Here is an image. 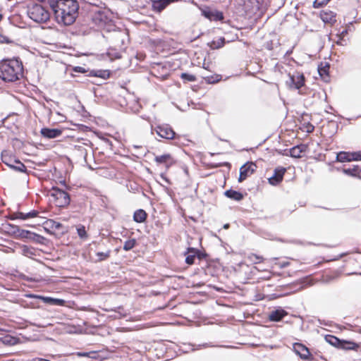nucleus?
Returning <instances> with one entry per match:
<instances>
[{"instance_id": "1", "label": "nucleus", "mask_w": 361, "mask_h": 361, "mask_svg": "<svg viewBox=\"0 0 361 361\" xmlns=\"http://www.w3.org/2000/svg\"><path fill=\"white\" fill-rule=\"evenodd\" d=\"M50 6L59 24L71 25L78 16L79 6L75 0H57L51 3Z\"/></svg>"}, {"instance_id": "2", "label": "nucleus", "mask_w": 361, "mask_h": 361, "mask_svg": "<svg viewBox=\"0 0 361 361\" xmlns=\"http://www.w3.org/2000/svg\"><path fill=\"white\" fill-rule=\"evenodd\" d=\"M22 72V63L16 59L6 60L0 63V78L6 82L18 80Z\"/></svg>"}, {"instance_id": "3", "label": "nucleus", "mask_w": 361, "mask_h": 361, "mask_svg": "<svg viewBox=\"0 0 361 361\" xmlns=\"http://www.w3.org/2000/svg\"><path fill=\"white\" fill-rule=\"evenodd\" d=\"M29 17L37 23H44L49 19V11L39 4H33L28 6Z\"/></svg>"}, {"instance_id": "4", "label": "nucleus", "mask_w": 361, "mask_h": 361, "mask_svg": "<svg viewBox=\"0 0 361 361\" xmlns=\"http://www.w3.org/2000/svg\"><path fill=\"white\" fill-rule=\"evenodd\" d=\"M49 195L54 199V202L59 207H67L71 202L68 193L56 187H53L49 192Z\"/></svg>"}, {"instance_id": "5", "label": "nucleus", "mask_w": 361, "mask_h": 361, "mask_svg": "<svg viewBox=\"0 0 361 361\" xmlns=\"http://www.w3.org/2000/svg\"><path fill=\"white\" fill-rule=\"evenodd\" d=\"M326 341L334 346L341 347L343 349H355L357 345L355 343L341 341L332 335H328L325 338Z\"/></svg>"}, {"instance_id": "6", "label": "nucleus", "mask_w": 361, "mask_h": 361, "mask_svg": "<svg viewBox=\"0 0 361 361\" xmlns=\"http://www.w3.org/2000/svg\"><path fill=\"white\" fill-rule=\"evenodd\" d=\"M290 88L299 90L305 85V77L302 73H295L293 75L289 74V80L286 81Z\"/></svg>"}, {"instance_id": "7", "label": "nucleus", "mask_w": 361, "mask_h": 361, "mask_svg": "<svg viewBox=\"0 0 361 361\" xmlns=\"http://www.w3.org/2000/svg\"><path fill=\"white\" fill-rule=\"evenodd\" d=\"M154 130L161 137L168 140L173 139L176 134L171 127L167 124L157 126Z\"/></svg>"}, {"instance_id": "8", "label": "nucleus", "mask_w": 361, "mask_h": 361, "mask_svg": "<svg viewBox=\"0 0 361 361\" xmlns=\"http://www.w3.org/2000/svg\"><path fill=\"white\" fill-rule=\"evenodd\" d=\"M257 166L252 162H247L240 169L239 182H243L251 176L255 171Z\"/></svg>"}, {"instance_id": "9", "label": "nucleus", "mask_w": 361, "mask_h": 361, "mask_svg": "<svg viewBox=\"0 0 361 361\" xmlns=\"http://www.w3.org/2000/svg\"><path fill=\"white\" fill-rule=\"evenodd\" d=\"M283 167H278L274 170V175L269 178V183L271 185H276L282 181L283 175L286 172Z\"/></svg>"}, {"instance_id": "10", "label": "nucleus", "mask_w": 361, "mask_h": 361, "mask_svg": "<svg viewBox=\"0 0 361 361\" xmlns=\"http://www.w3.org/2000/svg\"><path fill=\"white\" fill-rule=\"evenodd\" d=\"M295 352L300 355L302 359H309L311 354L309 349L302 343H296L293 345Z\"/></svg>"}, {"instance_id": "11", "label": "nucleus", "mask_w": 361, "mask_h": 361, "mask_svg": "<svg viewBox=\"0 0 361 361\" xmlns=\"http://www.w3.org/2000/svg\"><path fill=\"white\" fill-rule=\"evenodd\" d=\"M154 161L157 164H164L166 168L170 167L174 163V160L170 154L157 156Z\"/></svg>"}, {"instance_id": "12", "label": "nucleus", "mask_w": 361, "mask_h": 361, "mask_svg": "<svg viewBox=\"0 0 361 361\" xmlns=\"http://www.w3.org/2000/svg\"><path fill=\"white\" fill-rule=\"evenodd\" d=\"M320 18L324 23L330 25H333L336 22V14L331 11H321Z\"/></svg>"}, {"instance_id": "13", "label": "nucleus", "mask_w": 361, "mask_h": 361, "mask_svg": "<svg viewBox=\"0 0 361 361\" xmlns=\"http://www.w3.org/2000/svg\"><path fill=\"white\" fill-rule=\"evenodd\" d=\"M288 315V312L283 309L279 308L271 311L269 314V319L271 322H279Z\"/></svg>"}, {"instance_id": "14", "label": "nucleus", "mask_w": 361, "mask_h": 361, "mask_svg": "<svg viewBox=\"0 0 361 361\" xmlns=\"http://www.w3.org/2000/svg\"><path fill=\"white\" fill-rule=\"evenodd\" d=\"M62 130L56 128H44L41 130L42 135L47 138H55L60 136Z\"/></svg>"}, {"instance_id": "15", "label": "nucleus", "mask_w": 361, "mask_h": 361, "mask_svg": "<svg viewBox=\"0 0 361 361\" xmlns=\"http://www.w3.org/2000/svg\"><path fill=\"white\" fill-rule=\"evenodd\" d=\"M307 149V146L306 145H300L295 146L290 149V155L294 158H300L302 157V153L306 152Z\"/></svg>"}, {"instance_id": "16", "label": "nucleus", "mask_w": 361, "mask_h": 361, "mask_svg": "<svg viewBox=\"0 0 361 361\" xmlns=\"http://www.w3.org/2000/svg\"><path fill=\"white\" fill-rule=\"evenodd\" d=\"M199 251L194 248H188V251L185 253V262L191 265L194 264L195 259L196 255H198V257L200 258V255L198 254Z\"/></svg>"}, {"instance_id": "17", "label": "nucleus", "mask_w": 361, "mask_h": 361, "mask_svg": "<svg viewBox=\"0 0 361 361\" xmlns=\"http://www.w3.org/2000/svg\"><path fill=\"white\" fill-rule=\"evenodd\" d=\"M329 65L328 63H321L318 67V72L322 78L325 81H329Z\"/></svg>"}, {"instance_id": "18", "label": "nucleus", "mask_w": 361, "mask_h": 361, "mask_svg": "<svg viewBox=\"0 0 361 361\" xmlns=\"http://www.w3.org/2000/svg\"><path fill=\"white\" fill-rule=\"evenodd\" d=\"M204 16L213 20H222L224 19L223 13L219 11L205 12Z\"/></svg>"}, {"instance_id": "19", "label": "nucleus", "mask_w": 361, "mask_h": 361, "mask_svg": "<svg viewBox=\"0 0 361 361\" xmlns=\"http://www.w3.org/2000/svg\"><path fill=\"white\" fill-rule=\"evenodd\" d=\"M147 213L143 209H137L133 215V219L137 223H142L147 219Z\"/></svg>"}, {"instance_id": "20", "label": "nucleus", "mask_w": 361, "mask_h": 361, "mask_svg": "<svg viewBox=\"0 0 361 361\" xmlns=\"http://www.w3.org/2000/svg\"><path fill=\"white\" fill-rule=\"evenodd\" d=\"M224 194L227 197L236 201H240L243 198L242 193L233 190H228L224 192Z\"/></svg>"}, {"instance_id": "21", "label": "nucleus", "mask_w": 361, "mask_h": 361, "mask_svg": "<svg viewBox=\"0 0 361 361\" xmlns=\"http://www.w3.org/2000/svg\"><path fill=\"white\" fill-rule=\"evenodd\" d=\"M114 314L111 315L114 319H121L126 317L128 315V312L123 309V307H118L116 310H113Z\"/></svg>"}, {"instance_id": "22", "label": "nucleus", "mask_w": 361, "mask_h": 361, "mask_svg": "<svg viewBox=\"0 0 361 361\" xmlns=\"http://www.w3.org/2000/svg\"><path fill=\"white\" fill-rule=\"evenodd\" d=\"M352 153L341 152L337 154V160L340 162L353 161Z\"/></svg>"}, {"instance_id": "23", "label": "nucleus", "mask_w": 361, "mask_h": 361, "mask_svg": "<svg viewBox=\"0 0 361 361\" xmlns=\"http://www.w3.org/2000/svg\"><path fill=\"white\" fill-rule=\"evenodd\" d=\"M42 299L44 302L54 305H63L65 303V301L61 299L53 298L50 297H44Z\"/></svg>"}, {"instance_id": "24", "label": "nucleus", "mask_w": 361, "mask_h": 361, "mask_svg": "<svg viewBox=\"0 0 361 361\" xmlns=\"http://www.w3.org/2000/svg\"><path fill=\"white\" fill-rule=\"evenodd\" d=\"M360 171V168L357 166H355L353 168L343 169L344 173H345L347 175H350V176H356L359 175Z\"/></svg>"}, {"instance_id": "25", "label": "nucleus", "mask_w": 361, "mask_h": 361, "mask_svg": "<svg viewBox=\"0 0 361 361\" xmlns=\"http://www.w3.org/2000/svg\"><path fill=\"white\" fill-rule=\"evenodd\" d=\"M13 166L11 169L20 172H26V166L19 160H13Z\"/></svg>"}, {"instance_id": "26", "label": "nucleus", "mask_w": 361, "mask_h": 361, "mask_svg": "<svg viewBox=\"0 0 361 361\" xmlns=\"http://www.w3.org/2000/svg\"><path fill=\"white\" fill-rule=\"evenodd\" d=\"M3 162L8 166L10 168L13 166V160H16L15 159H13L10 155L7 154H2L1 156Z\"/></svg>"}, {"instance_id": "27", "label": "nucleus", "mask_w": 361, "mask_h": 361, "mask_svg": "<svg viewBox=\"0 0 361 361\" xmlns=\"http://www.w3.org/2000/svg\"><path fill=\"white\" fill-rule=\"evenodd\" d=\"M105 19L106 16L102 12H98L93 18L94 21L99 25H102V24L105 22Z\"/></svg>"}, {"instance_id": "28", "label": "nucleus", "mask_w": 361, "mask_h": 361, "mask_svg": "<svg viewBox=\"0 0 361 361\" xmlns=\"http://www.w3.org/2000/svg\"><path fill=\"white\" fill-rule=\"evenodd\" d=\"M247 259L250 262H252L255 264H257V263H259V262L264 261L263 257L259 256V255H257L256 254H254V253H251V254L248 255Z\"/></svg>"}, {"instance_id": "29", "label": "nucleus", "mask_w": 361, "mask_h": 361, "mask_svg": "<svg viewBox=\"0 0 361 361\" xmlns=\"http://www.w3.org/2000/svg\"><path fill=\"white\" fill-rule=\"evenodd\" d=\"M225 39L223 37L219 38L216 41H212L211 43V47L212 49H219L224 45Z\"/></svg>"}, {"instance_id": "30", "label": "nucleus", "mask_w": 361, "mask_h": 361, "mask_svg": "<svg viewBox=\"0 0 361 361\" xmlns=\"http://www.w3.org/2000/svg\"><path fill=\"white\" fill-rule=\"evenodd\" d=\"M136 240L135 239H130L125 242L123 249L126 251L130 250L135 245Z\"/></svg>"}, {"instance_id": "31", "label": "nucleus", "mask_w": 361, "mask_h": 361, "mask_svg": "<svg viewBox=\"0 0 361 361\" xmlns=\"http://www.w3.org/2000/svg\"><path fill=\"white\" fill-rule=\"evenodd\" d=\"M180 78L185 81L194 82L196 80L195 75L186 73H181Z\"/></svg>"}, {"instance_id": "32", "label": "nucleus", "mask_w": 361, "mask_h": 361, "mask_svg": "<svg viewBox=\"0 0 361 361\" xmlns=\"http://www.w3.org/2000/svg\"><path fill=\"white\" fill-rule=\"evenodd\" d=\"M97 256L99 257L97 261L98 262H102L103 260H105L106 259H108L110 256V251H107L106 252H97Z\"/></svg>"}, {"instance_id": "33", "label": "nucleus", "mask_w": 361, "mask_h": 361, "mask_svg": "<svg viewBox=\"0 0 361 361\" xmlns=\"http://www.w3.org/2000/svg\"><path fill=\"white\" fill-rule=\"evenodd\" d=\"M329 1V0H315L313 3V6L314 8H319L326 5Z\"/></svg>"}, {"instance_id": "34", "label": "nucleus", "mask_w": 361, "mask_h": 361, "mask_svg": "<svg viewBox=\"0 0 361 361\" xmlns=\"http://www.w3.org/2000/svg\"><path fill=\"white\" fill-rule=\"evenodd\" d=\"M3 342L6 344L14 345L16 343V338L11 336H6L4 338Z\"/></svg>"}, {"instance_id": "35", "label": "nucleus", "mask_w": 361, "mask_h": 361, "mask_svg": "<svg viewBox=\"0 0 361 361\" xmlns=\"http://www.w3.org/2000/svg\"><path fill=\"white\" fill-rule=\"evenodd\" d=\"M108 55L111 59H116L121 58V54L114 50H111V51L108 52Z\"/></svg>"}, {"instance_id": "36", "label": "nucleus", "mask_w": 361, "mask_h": 361, "mask_svg": "<svg viewBox=\"0 0 361 361\" xmlns=\"http://www.w3.org/2000/svg\"><path fill=\"white\" fill-rule=\"evenodd\" d=\"M37 215H38V212H37L35 210H32L30 212L25 213V219H27L35 218Z\"/></svg>"}, {"instance_id": "37", "label": "nucleus", "mask_w": 361, "mask_h": 361, "mask_svg": "<svg viewBox=\"0 0 361 361\" xmlns=\"http://www.w3.org/2000/svg\"><path fill=\"white\" fill-rule=\"evenodd\" d=\"M77 231H78V235H79L80 238H82L86 237V235H87V233H86V231H85V227H84V226H82V227H81V228H78L77 229Z\"/></svg>"}, {"instance_id": "38", "label": "nucleus", "mask_w": 361, "mask_h": 361, "mask_svg": "<svg viewBox=\"0 0 361 361\" xmlns=\"http://www.w3.org/2000/svg\"><path fill=\"white\" fill-rule=\"evenodd\" d=\"M352 158L353 159V160H361V152H357V153H352Z\"/></svg>"}, {"instance_id": "39", "label": "nucleus", "mask_w": 361, "mask_h": 361, "mask_svg": "<svg viewBox=\"0 0 361 361\" xmlns=\"http://www.w3.org/2000/svg\"><path fill=\"white\" fill-rule=\"evenodd\" d=\"M16 216L18 217V219H20L25 220V213H23V212H16Z\"/></svg>"}, {"instance_id": "40", "label": "nucleus", "mask_w": 361, "mask_h": 361, "mask_svg": "<svg viewBox=\"0 0 361 361\" xmlns=\"http://www.w3.org/2000/svg\"><path fill=\"white\" fill-rule=\"evenodd\" d=\"M314 127L311 124H309L307 126V132H308V133L312 132L314 130Z\"/></svg>"}, {"instance_id": "41", "label": "nucleus", "mask_w": 361, "mask_h": 361, "mask_svg": "<svg viewBox=\"0 0 361 361\" xmlns=\"http://www.w3.org/2000/svg\"><path fill=\"white\" fill-rule=\"evenodd\" d=\"M75 71L80 73H85V69L82 67H76L75 68Z\"/></svg>"}, {"instance_id": "42", "label": "nucleus", "mask_w": 361, "mask_h": 361, "mask_svg": "<svg viewBox=\"0 0 361 361\" xmlns=\"http://www.w3.org/2000/svg\"><path fill=\"white\" fill-rule=\"evenodd\" d=\"M10 219H12V220L18 219V217L16 216V212H14L12 214H11Z\"/></svg>"}, {"instance_id": "43", "label": "nucleus", "mask_w": 361, "mask_h": 361, "mask_svg": "<svg viewBox=\"0 0 361 361\" xmlns=\"http://www.w3.org/2000/svg\"><path fill=\"white\" fill-rule=\"evenodd\" d=\"M90 354V353H78V355L79 356H89V355Z\"/></svg>"}, {"instance_id": "44", "label": "nucleus", "mask_w": 361, "mask_h": 361, "mask_svg": "<svg viewBox=\"0 0 361 361\" xmlns=\"http://www.w3.org/2000/svg\"><path fill=\"white\" fill-rule=\"evenodd\" d=\"M32 361H49V360H46V359H42V358H35V359L32 360Z\"/></svg>"}, {"instance_id": "45", "label": "nucleus", "mask_w": 361, "mask_h": 361, "mask_svg": "<svg viewBox=\"0 0 361 361\" xmlns=\"http://www.w3.org/2000/svg\"><path fill=\"white\" fill-rule=\"evenodd\" d=\"M346 32H347V31H346V30L343 31V32H342V33H341V35H344Z\"/></svg>"}, {"instance_id": "46", "label": "nucleus", "mask_w": 361, "mask_h": 361, "mask_svg": "<svg viewBox=\"0 0 361 361\" xmlns=\"http://www.w3.org/2000/svg\"><path fill=\"white\" fill-rule=\"evenodd\" d=\"M61 226V224L59 223L57 224V225L56 226V228H59Z\"/></svg>"}, {"instance_id": "47", "label": "nucleus", "mask_w": 361, "mask_h": 361, "mask_svg": "<svg viewBox=\"0 0 361 361\" xmlns=\"http://www.w3.org/2000/svg\"><path fill=\"white\" fill-rule=\"evenodd\" d=\"M2 19V15L0 13V21Z\"/></svg>"}]
</instances>
